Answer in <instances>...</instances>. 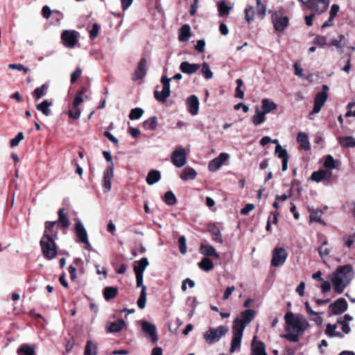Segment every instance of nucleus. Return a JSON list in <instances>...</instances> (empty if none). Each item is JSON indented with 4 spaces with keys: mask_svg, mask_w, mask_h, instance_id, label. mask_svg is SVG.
Returning <instances> with one entry per match:
<instances>
[{
    "mask_svg": "<svg viewBox=\"0 0 355 355\" xmlns=\"http://www.w3.org/2000/svg\"><path fill=\"white\" fill-rule=\"evenodd\" d=\"M286 334L281 336L293 343L299 341L300 338L309 326L308 320L301 314L288 312L284 316Z\"/></svg>",
    "mask_w": 355,
    "mask_h": 355,
    "instance_id": "nucleus-1",
    "label": "nucleus"
},
{
    "mask_svg": "<svg viewBox=\"0 0 355 355\" xmlns=\"http://www.w3.org/2000/svg\"><path fill=\"white\" fill-rule=\"evenodd\" d=\"M256 312L253 309H247L241 313L240 316L234 319L232 325V338L230 353L240 349L244 329L255 318Z\"/></svg>",
    "mask_w": 355,
    "mask_h": 355,
    "instance_id": "nucleus-2",
    "label": "nucleus"
},
{
    "mask_svg": "<svg viewBox=\"0 0 355 355\" xmlns=\"http://www.w3.org/2000/svg\"><path fill=\"white\" fill-rule=\"evenodd\" d=\"M354 272L352 265L339 266L334 272L329 275L334 291L338 294L343 293L345 288L354 278Z\"/></svg>",
    "mask_w": 355,
    "mask_h": 355,
    "instance_id": "nucleus-3",
    "label": "nucleus"
},
{
    "mask_svg": "<svg viewBox=\"0 0 355 355\" xmlns=\"http://www.w3.org/2000/svg\"><path fill=\"white\" fill-rule=\"evenodd\" d=\"M149 265L148 259L146 257H143L139 261L134 263V272L136 277V286L141 287V291L139 299L137 300V306L140 309H144L146 303V286L144 284V272L146 267Z\"/></svg>",
    "mask_w": 355,
    "mask_h": 355,
    "instance_id": "nucleus-4",
    "label": "nucleus"
},
{
    "mask_svg": "<svg viewBox=\"0 0 355 355\" xmlns=\"http://www.w3.org/2000/svg\"><path fill=\"white\" fill-rule=\"evenodd\" d=\"M55 239L46 235H43L40 240V246L44 257L49 260L54 259L58 254V247Z\"/></svg>",
    "mask_w": 355,
    "mask_h": 355,
    "instance_id": "nucleus-5",
    "label": "nucleus"
},
{
    "mask_svg": "<svg viewBox=\"0 0 355 355\" xmlns=\"http://www.w3.org/2000/svg\"><path fill=\"white\" fill-rule=\"evenodd\" d=\"M229 331V327L225 325H220L217 327H211L202 334L206 343L212 345L218 343Z\"/></svg>",
    "mask_w": 355,
    "mask_h": 355,
    "instance_id": "nucleus-6",
    "label": "nucleus"
},
{
    "mask_svg": "<svg viewBox=\"0 0 355 355\" xmlns=\"http://www.w3.org/2000/svg\"><path fill=\"white\" fill-rule=\"evenodd\" d=\"M308 8L321 14L327 10L329 7V0H299Z\"/></svg>",
    "mask_w": 355,
    "mask_h": 355,
    "instance_id": "nucleus-7",
    "label": "nucleus"
},
{
    "mask_svg": "<svg viewBox=\"0 0 355 355\" xmlns=\"http://www.w3.org/2000/svg\"><path fill=\"white\" fill-rule=\"evenodd\" d=\"M170 82H171V79H169L166 76H163L162 77L161 83H162V85H163L162 91L159 92V91L155 90L154 92L155 98L157 101L162 102V103L166 101L168 97L171 94Z\"/></svg>",
    "mask_w": 355,
    "mask_h": 355,
    "instance_id": "nucleus-8",
    "label": "nucleus"
},
{
    "mask_svg": "<svg viewBox=\"0 0 355 355\" xmlns=\"http://www.w3.org/2000/svg\"><path fill=\"white\" fill-rule=\"evenodd\" d=\"M141 327L146 338H149L151 343L156 344L158 341L157 329L155 324L147 320L141 322Z\"/></svg>",
    "mask_w": 355,
    "mask_h": 355,
    "instance_id": "nucleus-9",
    "label": "nucleus"
},
{
    "mask_svg": "<svg viewBox=\"0 0 355 355\" xmlns=\"http://www.w3.org/2000/svg\"><path fill=\"white\" fill-rule=\"evenodd\" d=\"M287 257L288 253L284 248H275L272 254L271 265L274 267L282 266Z\"/></svg>",
    "mask_w": 355,
    "mask_h": 355,
    "instance_id": "nucleus-10",
    "label": "nucleus"
},
{
    "mask_svg": "<svg viewBox=\"0 0 355 355\" xmlns=\"http://www.w3.org/2000/svg\"><path fill=\"white\" fill-rule=\"evenodd\" d=\"M171 162L178 168H181L187 163L185 149L181 146L176 148L171 155Z\"/></svg>",
    "mask_w": 355,
    "mask_h": 355,
    "instance_id": "nucleus-11",
    "label": "nucleus"
},
{
    "mask_svg": "<svg viewBox=\"0 0 355 355\" xmlns=\"http://www.w3.org/2000/svg\"><path fill=\"white\" fill-rule=\"evenodd\" d=\"M78 34L76 31H64L61 34V40L64 46L67 48H73L78 42Z\"/></svg>",
    "mask_w": 355,
    "mask_h": 355,
    "instance_id": "nucleus-12",
    "label": "nucleus"
},
{
    "mask_svg": "<svg viewBox=\"0 0 355 355\" xmlns=\"http://www.w3.org/2000/svg\"><path fill=\"white\" fill-rule=\"evenodd\" d=\"M230 158L229 154L226 153H221L220 155L211 159L208 164V169L210 172L217 171L224 163Z\"/></svg>",
    "mask_w": 355,
    "mask_h": 355,
    "instance_id": "nucleus-13",
    "label": "nucleus"
},
{
    "mask_svg": "<svg viewBox=\"0 0 355 355\" xmlns=\"http://www.w3.org/2000/svg\"><path fill=\"white\" fill-rule=\"evenodd\" d=\"M75 221L76 225L74 231L76 236V241L78 243L87 242V239H88V234L85 226L79 218H75Z\"/></svg>",
    "mask_w": 355,
    "mask_h": 355,
    "instance_id": "nucleus-14",
    "label": "nucleus"
},
{
    "mask_svg": "<svg viewBox=\"0 0 355 355\" xmlns=\"http://www.w3.org/2000/svg\"><path fill=\"white\" fill-rule=\"evenodd\" d=\"M348 304L345 298L340 297L329 305L332 314L340 315L347 310Z\"/></svg>",
    "mask_w": 355,
    "mask_h": 355,
    "instance_id": "nucleus-15",
    "label": "nucleus"
},
{
    "mask_svg": "<svg viewBox=\"0 0 355 355\" xmlns=\"http://www.w3.org/2000/svg\"><path fill=\"white\" fill-rule=\"evenodd\" d=\"M147 60L143 58L139 62L137 67L134 72L132 80L135 81L140 80L144 78L147 73Z\"/></svg>",
    "mask_w": 355,
    "mask_h": 355,
    "instance_id": "nucleus-16",
    "label": "nucleus"
},
{
    "mask_svg": "<svg viewBox=\"0 0 355 355\" xmlns=\"http://www.w3.org/2000/svg\"><path fill=\"white\" fill-rule=\"evenodd\" d=\"M327 98L328 94H325L324 92H318L315 97L313 108L310 112V114L314 115L320 112L322 107L327 101Z\"/></svg>",
    "mask_w": 355,
    "mask_h": 355,
    "instance_id": "nucleus-17",
    "label": "nucleus"
},
{
    "mask_svg": "<svg viewBox=\"0 0 355 355\" xmlns=\"http://www.w3.org/2000/svg\"><path fill=\"white\" fill-rule=\"evenodd\" d=\"M274 28L277 31H283L288 25V18L277 14L272 17Z\"/></svg>",
    "mask_w": 355,
    "mask_h": 355,
    "instance_id": "nucleus-18",
    "label": "nucleus"
},
{
    "mask_svg": "<svg viewBox=\"0 0 355 355\" xmlns=\"http://www.w3.org/2000/svg\"><path fill=\"white\" fill-rule=\"evenodd\" d=\"M187 110L192 115L196 116L199 111V100L196 95H191L187 99L186 101Z\"/></svg>",
    "mask_w": 355,
    "mask_h": 355,
    "instance_id": "nucleus-19",
    "label": "nucleus"
},
{
    "mask_svg": "<svg viewBox=\"0 0 355 355\" xmlns=\"http://www.w3.org/2000/svg\"><path fill=\"white\" fill-rule=\"evenodd\" d=\"M200 69V64L197 63H190L187 61L181 62L180 70L184 74L192 75Z\"/></svg>",
    "mask_w": 355,
    "mask_h": 355,
    "instance_id": "nucleus-20",
    "label": "nucleus"
},
{
    "mask_svg": "<svg viewBox=\"0 0 355 355\" xmlns=\"http://www.w3.org/2000/svg\"><path fill=\"white\" fill-rule=\"evenodd\" d=\"M257 336H254L252 342V355H267L265 344L262 341H257Z\"/></svg>",
    "mask_w": 355,
    "mask_h": 355,
    "instance_id": "nucleus-21",
    "label": "nucleus"
},
{
    "mask_svg": "<svg viewBox=\"0 0 355 355\" xmlns=\"http://www.w3.org/2000/svg\"><path fill=\"white\" fill-rule=\"evenodd\" d=\"M114 175V168L113 166H110L109 168H107L103 173V187L105 189V192H108L111 189L112 183L111 179Z\"/></svg>",
    "mask_w": 355,
    "mask_h": 355,
    "instance_id": "nucleus-22",
    "label": "nucleus"
},
{
    "mask_svg": "<svg viewBox=\"0 0 355 355\" xmlns=\"http://www.w3.org/2000/svg\"><path fill=\"white\" fill-rule=\"evenodd\" d=\"M338 328L337 324L328 323L326 324L324 334L329 338H343L345 337L344 334L340 331H337Z\"/></svg>",
    "mask_w": 355,
    "mask_h": 355,
    "instance_id": "nucleus-23",
    "label": "nucleus"
},
{
    "mask_svg": "<svg viewBox=\"0 0 355 355\" xmlns=\"http://www.w3.org/2000/svg\"><path fill=\"white\" fill-rule=\"evenodd\" d=\"M347 40L343 35H339L338 38L331 40L329 45L336 48L338 53L342 54L344 52V47L346 46Z\"/></svg>",
    "mask_w": 355,
    "mask_h": 355,
    "instance_id": "nucleus-24",
    "label": "nucleus"
},
{
    "mask_svg": "<svg viewBox=\"0 0 355 355\" xmlns=\"http://www.w3.org/2000/svg\"><path fill=\"white\" fill-rule=\"evenodd\" d=\"M125 325V321L123 319H119L115 322L107 324V331L110 333H118L123 329Z\"/></svg>",
    "mask_w": 355,
    "mask_h": 355,
    "instance_id": "nucleus-25",
    "label": "nucleus"
},
{
    "mask_svg": "<svg viewBox=\"0 0 355 355\" xmlns=\"http://www.w3.org/2000/svg\"><path fill=\"white\" fill-rule=\"evenodd\" d=\"M200 252L202 254L207 257H214L219 258V254L216 252V249L211 245L201 244Z\"/></svg>",
    "mask_w": 355,
    "mask_h": 355,
    "instance_id": "nucleus-26",
    "label": "nucleus"
},
{
    "mask_svg": "<svg viewBox=\"0 0 355 355\" xmlns=\"http://www.w3.org/2000/svg\"><path fill=\"white\" fill-rule=\"evenodd\" d=\"M53 105V101L51 100L46 99L43 101L42 103L36 105V108L37 110L40 111L43 114L46 116H49L51 114V111L49 109Z\"/></svg>",
    "mask_w": 355,
    "mask_h": 355,
    "instance_id": "nucleus-27",
    "label": "nucleus"
},
{
    "mask_svg": "<svg viewBox=\"0 0 355 355\" xmlns=\"http://www.w3.org/2000/svg\"><path fill=\"white\" fill-rule=\"evenodd\" d=\"M49 84L44 83L40 87H37L32 92V96L35 101H38L42 98L43 96H46L47 94V90L49 89Z\"/></svg>",
    "mask_w": 355,
    "mask_h": 355,
    "instance_id": "nucleus-28",
    "label": "nucleus"
},
{
    "mask_svg": "<svg viewBox=\"0 0 355 355\" xmlns=\"http://www.w3.org/2000/svg\"><path fill=\"white\" fill-rule=\"evenodd\" d=\"M197 176V172L192 167H186L182 172L180 178L184 181L193 180Z\"/></svg>",
    "mask_w": 355,
    "mask_h": 355,
    "instance_id": "nucleus-29",
    "label": "nucleus"
},
{
    "mask_svg": "<svg viewBox=\"0 0 355 355\" xmlns=\"http://www.w3.org/2000/svg\"><path fill=\"white\" fill-rule=\"evenodd\" d=\"M297 141L304 150H310L311 144L309 142L308 135L306 133L300 132L297 134Z\"/></svg>",
    "mask_w": 355,
    "mask_h": 355,
    "instance_id": "nucleus-30",
    "label": "nucleus"
},
{
    "mask_svg": "<svg viewBox=\"0 0 355 355\" xmlns=\"http://www.w3.org/2000/svg\"><path fill=\"white\" fill-rule=\"evenodd\" d=\"M57 224V222L55 221H47L45 223V230L43 235H47L51 237H53L57 239L58 237V231L55 230V225Z\"/></svg>",
    "mask_w": 355,
    "mask_h": 355,
    "instance_id": "nucleus-31",
    "label": "nucleus"
},
{
    "mask_svg": "<svg viewBox=\"0 0 355 355\" xmlns=\"http://www.w3.org/2000/svg\"><path fill=\"white\" fill-rule=\"evenodd\" d=\"M191 36V28L188 24L183 25L179 31V40L184 42L189 41Z\"/></svg>",
    "mask_w": 355,
    "mask_h": 355,
    "instance_id": "nucleus-32",
    "label": "nucleus"
},
{
    "mask_svg": "<svg viewBox=\"0 0 355 355\" xmlns=\"http://www.w3.org/2000/svg\"><path fill=\"white\" fill-rule=\"evenodd\" d=\"M118 288L114 286H107L103 291V297L106 301H110L116 297Z\"/></svg>",
    "mask_w": 355,
    "mask_h": 355,
    "instance_id": "nucleus-33",
    "label": "nucleus"
},
{
    "mask_svg": "<svg viewBox=\"0 0 355 355\" xmlns=\"http://www.w3.org/2000/svg\"><path fill=\"white\" fill-rule=\"evenodd\" d=\"M160 179L161 173L157 170H152L148 173L146 181L148 184L153 185L158 182Z\"/></svg>",
    "mask_w": 355,
    "mask_h": 355,
    "instance_id": "nucleus-34",
    "label": "nucleus"
},
{
    "mask_svg": "<svg viewBox=\"0 0 355 355\" xmlns=\"http://www.w3.org/2000/svg\"><path fill=\"white\" fill-rule=\"evenodd\" d=\"M277 107V104L268 98H263L261 101V111L266 114L270 113L271 111L276 110Z\"/></svg>",
    "mask_w": 355,
    "mask_h": 355,
    "instance_id": "nucleus-35",
    "label": "nucleus"
},
{
    "mask_svg": "<svg viewBox=\"0 0 355 355\" xmlns=\"http://www.w3.org/2000/svg\"><path fill=\"white\" fill-rule=\"evenodd\" d=\"M338 142L343 148H354L355 138L352 136L340 137Z\"/></svg>",
    "mask_w": 355,
    "mask_h": 355,
    "instance_id": "nucleus-36",
    "label": "nucleus"
},
{
    "mask_svg": "<svg viewBox=\"0 0 355 355\" xmlns=\"http://www.w3.org/2000/svg\"><path fill=\"white\" fill-rule=\"evenodd\" d=\"M232 8V6L226 5L225 0H222L218 2V10L220 17L227 16Z\"/></svg>",
    "mask_w": 355,
    "mask_h": 355,
    "instance_id": "nucleus-37",
    "label": "nucleus"
},
{
    "mask_svg": "<svg viewBox=\"0 0 355 355\" xmlns=\"http://www.w3.org/2000/svg\"><path fill=\"white\" fill-rule=\"evenodd\" d=\"M64 209L63 208H60L58 210V220L56 221L57 224L60 225L62 227H68L70 225L69 220L67 216L64 214Z\"/></svg>",
    "mask_w": 355,
    "mask_h": 355,
    "instance_id": "nucleus-38",
    "label": "nucleus"
},
{
    "mask_svg": "<svg viewBox=\"0 0 355 355\" xmlns=\"http://www.w3.org/2000/svg\"><path fill=\"white\" fill-rule=\"evenodd\" d=\"M266 114L263 111L257 108L255 114L252 117L253 124L258 126L266 121Z\"/></svg>",
    "mask_w": 355,
    "mask_h": 355,
    "instance_id": "nucleus-39",
    "label": "nucleus"
},
{
    "mask_svg": "<svg viewBox=\"0 0 355 355\" xmlns=\"http://www.w3.org/2000/svg\"><path fill=\"white\" fill-rule=\"evenodd\" d=\"M98 347L95 343L89 340L84 349V355H96Z\"/></svg>",
    "mask_w": 355,
    "mask_h": 355,
    "instance_id": "nucleus-40",
    "label": "nucleus"
},
{
    "mask_svg": "<svg viewBox=\"0 0 355 355\" xmlns=\"http://www.w3.org/2000/svg\"><path fill=\"white\" fill-rule=\"evenodd\" d=\"M272 142L277 144L275 147V154L277 156L282 160H284V159H289V155L287 153V150L284 148L279 144H278V141L275 139L272 141Z\"/></svg>",
    "mask_w": 355,
    "mask_h": 355,
    "instance_id": "nucleus-41",
    "label": "nucleus"
},
{
    "mask_svg": "<svg viewBox=\"0 0 355 355\" xmlns=\"http://www.w3.org/2000/svg\"><path fill=\"white\" fill-rule=\"evenodd\" d=\"M17 352L18 355H35L34 348L28 344H22Z\"/></svg>",
    "mask_w": 355,
    "mask_h": 355,
    "instance_id": "nucleus-42",
    "label": "nucleus"
},
{
    "mask_svg": "<svg viewBox=\"0 0 355 355\" xmlns=\"http://www.w3.org/2000/svg\"><path fill=\"white\" fill-rule=\"evenodd\" d=\"M198 266L200 269L205 272H209L214 267V264L212 262V261L209 258H203L199 263Z\"/></svg>",
    "mask_w": 355,
    "mask_h": 355,
    "instance_id": "nucleus-43",
    "label": "nucleus"
},
{
    "mask_svg": "<svg viewBox=\"0 0 355 355\" xmlns=\"http://www.w3.org/2000/svg\"><path fill=\"white\" fill-rule=\"evenodd\" d=\"M143 127L146 130H155L157 127V118L151 116L143 123Z\"/></svg>",
    "mask_w": 355,
    "mask_h": 355,
    "instance_id": "nucleus-44",
    "label": "nucleus"
},
{
    "mask_svg": "<svg viewBox=\"0 0 355 355\" xmlns=\"http://www.w3.org/2000/svg\"><path fill=\"white\" fill-rule=\"evenodd\" d=\"M200 73L205 77L206 80H210L213 78L214 73L211 71L209 64L204 62L202 64Z\"/></svg>",
    "mask_w": 355,
    "mask_h": 355,
    "instance_id": "nucleus-45",
    "label": "nucleus"
},
{
    "mask_svg": "<svg viewBox=\"0 0 355 355\" xmlns=\"http://www.w3.org/2000/svg\"><path fill=\"white\" fill-rule=\"evenodd\" d=\"M209 232L212 236V239L215 242L218 243H222L223 242V239L218 227H217L216 226H212L209 229Z\"/></svg>",
    "mask_w": 355,
    "mask_h": 355,
    "instance_id": "nucleus-46",
    "label": "nucleus"
},
{
    "mask_svg": "<svg viewBox=\"0 0 355 355\" xmlns=\"http://www.w3.org/2000/svg\"><path fill=\"white\" fill-rule=\"evenodd\" d=\"M164 201L168 206L175 205L177 202V198L175 194L171 191H167L164 196Z\"/></svg>",
    "mask_w": 355,
    "mask_h": 355,
    "instance_id": "nucleus-47",
    "label": "nucleus"
},
{
    "mask_svg": "<svg viewBox=\"0 0 355 355\" xmlns=\"http://www.w3.org/2000/svg\"><path fill=\"white\" fill-rule=\"evenodd\" d=\"M338 163L331 155H327L324 162V167L329 169L337 168L336 164Z\"/></svg>",
    "mask_w": 355,
    "mask_h": 355,
    "instance_id": "nucleus-48",
    "label": "nucleus"
},
{
    "mask_svg": "<svg viewBox=\"0 0 355 355\" xmlns=\"http://www.w3.org/2000/svg\"><path fill=\"white\" fill-rule=\"evenodd\" d=\"M324 175L325 173L323 172V169H320L317 171H314L312 173L310 179L312 181H315L316 182H320L322 180H324Z\"/></svg>",
    "mask_w": 355,
    "mask_h": 355,
    "instance_id": "nucleus-49",
    "label": "nucleus"
},
{
    "mask_svg": "<svg viewBox=\"0 0 355 355\" xmlns=\"http://www.w3.org/2000/svg\"><path fill=\"white\" fill-rule=\"evenodd\" d=\"M144 114V110L140 107L132 109L129 114V118L131 120H137L141 118Z\"/></svg>",
    "mask_w": 355,
    "mask_h": 355,
    "instance_id": "nucleus-50",
    "label": "nucleus"
},
{
    "mask_svg": "<svg viewBox=\"0 0 355 355\" xmlns=\"http://www.w3.org/2000/svg\"><path fill=\"white\" fill-rule=\"evenodd\" d=\"M179 249L182 254H185L187 252V240L184 236H181L178 239Z\"/></svg>",
    "mask_w": 355,
    "mask_h": 355,
    "instance_id": "nucleus-51",
    "label": "nucleus"
},
{
    "mask_svg": "<svg viewBox=\"0 0 355 355\" xmlns=\"http://www.w3.org/2000/svg\"><path fill=\"white\" fill-rule=\"evenodd\" d=\"M327 37L317 35L313 40V43L320 47H323L327 45Z\"/></svg>",
    "mask_w": 355,
    "mask_h": 355,
    "instance_id": "nucleus-52",
    "label": "nucleus"
},
{
    "mask_svg": "<svg viewBox=\"0 0 355 355\" xmlns=\"http://www.w3.org/2000/svg\"><path fill=\"white\" fill-rule=\"evenodd\" d=\"M336 324H340L341 326L342 330L343 331L344 335L348 334L351 331V328L349 325V323L347 321H343L341 319H337Z\"/></svg>",
    "mask_w": 355,
    "mask_h": 355,
    "instance_id": "nucleus-53",
    "label": "nucleus"
},
{
    "mask_svg": "<svg viewBox=\"0 0 355 355\" xmlns=\"http://www.w3.org/2000/svg\"><path fill=\"white\" fill-rule=\"evenodd\" d=\"M24 139V135L22 132H19L17 133L15 137L12 139L10 141L11 147H16L19 145V142Z\"/></svg>",
    "mask_w": 355,
    "mask_h": 355,
    "instance_id": "nucleus-54",
    "label": "nucleus"
},
{
    "mask_svg": "<svg viewBox=\"0 0 355 355\" xmlns=\"http://www.w3.org/2000/svg\"><path fill=\"white\" fill-rule=\"evenodd\" d=\"M322 216V212L319 211H313L310 215V220L311 222H317L319 223H322V220L321 218Z\"/></svg>",
    "mask_w": 355,
    "mask_h": 355,
    "instance_id": "nucleus-55",
    "label": "nucleus"
},
{
    "mask_svg": "<svg viewBox=\"0 0 355 355\" xmlns=\"http://www.w3.org/2000/svg\"><path fill=\"white\" fill-rule=\"evenodd\" d=\"M245 17L248 22H250L254 19L253 7L249 6L245 9Z\"/></svg>",
    "mask_w": 355,
    "mask_h": 355,
    "instance_id": "nucleus-56",
    "label": "nucleus"
},
{
    "mask_svg": "<svg viewBox=\"0 0 355 355\" xmlns=\"http://www.w3.org/2000/svg\"><path fill=\"white\" fill-rule=\"evenodd\" d=\"M317 251L318 252L320 257L322 259L327 257L331 252L330 249L328 248H322V245L319 246L317 248Z\"/></svg>",
    "mask_w": 355,
    "mask_h": 355,
    "instance_id": "nucleus-57",
    "label": "nucleus"
},
{
    "mask_svg": "<svg viewBox=\"0 0 355 355\" xmlns=\"http://www.w3.org/2000/svg\"><path fill=\"white\" fill-rule=\"evenodd\" d=\"M100 26L97 23H94L92 25V28L91 31H89V37L92 39H94L98 37V31H99Z\"/></svg>",
    "mask_w": 355,
    "mask_h": 355,
    "instance_id": "nucleus-58",
    "label": "nucleus"
},
{
    "mask_svg": "<svg viewBox=\"0 0 355 355\" xmlns=\"http://www.w3.org/2000/svg\"><path fill=\"white\" fill-rule=\"evenodd\" d=\"M81 114V111L78 107H74L73 110H71L69 111V116L71 119H78L80 118Z\"/></svg>",
    "mask_w": 355,
    "mask_h": 355,
    "instance_id": "nucleus-59",
    "label": "nucleus"
},
{
    "mask_svg": "<svg viewBox=\"0 0 355 355\" xmlns=\"http://www.w3.org/2000/svg\"><path fill=\"white\" fill-rule=\"evenodd\" d=\"M8 68L11 69H17L18 71H23L25 73L29 71L28 68L24 67L21 64H10L8 65Z\"/></svg>",
    "mask_w": 355,
    "mask_h": 355,
    "instance_id": "nucleus-60",
    "label": "nucleus"
},
{
    "mask_svg": "<svg viewBox=\"0 0 355 355\" xmlns=\"http://www.w3.org/2000/svg\"><path fill=\"white\" fill-rule=\"evenodd\" d=\"M293 68L295 69V76H298L300 78H303L304 77L303 69L302 68L300 64H299L297 62H295L293 64Z\"/></svg>",
    "mask_w": 355,
    "mask_h": 355,
    "instance_id": "nucleus-61",
    "label": "nucleus"
},
{
    "mask_svg": "<svg viewBox=\"0 0 355 355\" xmlns=\"http://www.w3.org/2000/svg\"><path fill=\"white\" fill-rule=\"evenodd\" d=\"M82 70L80 67H77L76 69L71 75V83H74L77 78L81 75Z\"/></svg>",
    "mask_w": 355,
    "mask_h": 355,
    "instance_id": "nucleus-62",
    "label": "nucleus"
},
{
    "mask_svg": "<svg viewBox=\"0 0 355 355\" xmlns=\"http://www.w3.org/2000/svg\"><path fill=\"white\" fill-rule=\"evenodd\" d=\"M205 41L204 40H198L196 44L195 45V49L200 53H202L205 51Z\"/></svg>",
    "mask_w": 355,
    "mask_h": 355,
    "instance_id": "nucleus-63",
    "label": "nucleus"
},
{
    "mask_svg": "<svg viewBox=\"0 0 355 355\" xmlns=\"http://www.w3.org/2000/svg\"><path fill=\"white\" fill-rule=\"evenodd\" d=\"M355 242V233L348 236L345 241V245L350 248Z\"/></svg>",
    "mask_w": 355,
    "mask_h": 355,
    "instance_id": "nucleus-64",
    "label": "nucleus"
}]
</instances>
